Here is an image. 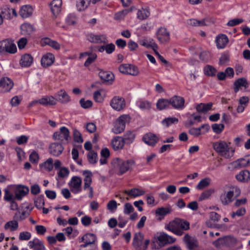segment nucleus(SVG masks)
I'll list each match as a JSON object with an SVG mask.
<instances>
[{"mask_svg": "<svg viewBox=\"0 0 250 250\" xmlns=\"http://www.w3.org/2000/svg\"><path fill=\"white\" fill-rule=\"evenodd\" d=\"M189 223L182 219L176 218L170 222L166 226V229L174 234L181 236L184 231L189 229Z\"/></svg>", "mask_w": 250, "mask_h": 250, "instance_id": "nucleus-1", "label": "nucleus"}, {"mask_svg": "<svg viewBox=\"0 0 250 250\" xmlns=\"http://www.w3.org/2000/svg\"><path fill=\"white\" fill-rule=\"evenodd\" d=\"M114 168L118 170L119 175H123L127 171H131L135 166V162L132 159L124 160L119 158L112 161Z\"/></svg>", "mask_w": 250, "mask_h": 250, "instance_id": "nucleus-2", "label": "nucleus"}, {"mask_svg": "<svg viewBox=\"0 0 250 250\" xmlns=\"http://www.w3.org/2000/svg\"><path fill=\"white\" fill-rule=\"evenodd\" d=\"M213 147L217 153L226 159H229L234 155V149L229 147L225 141H219L214 143Z\"/></svg>", "mask_w": 250, "mask_h": 250, "instance_id": "nucleus-3", "label": "nucleus"}, {"mask_svg": "<svg viewBox=\"0 0 250 250\" xmlns=\"http://www.w3.org/2000/svg\"><path fill=\"white\" fill-rule=\"evenodd\" d=\"M83 175L84 176V185L83 189L84 190H88L89 198H91L93 196V188L91 186L92 183V173L89 170H84L83 172Z\"/></svg>", "mask_w": 250, "mask_h": 250, "instance_id": "nucleus-4", "label": "nucleus"}, {"mask_svg": "<svg viewBox=\"0 0 250 250\" xmlns=\"http://www.w3.org/2000/svg\"><path fill=\"white\" fill-rule=\"evenodd\" d=\"M128 118V117L127 115H122L119 117L114 123L112 131L115 134L122 133L125 128V123Z\"/></svg>", "mask_w": 250, "mask_h": 250, "instance_id": "nucleus-5", "label": "nucleus"}, {"mask_svg": "<svg viewBox=\"0 0 250 250\" xmlns=\"http://www.w3.org/2000/svg\"><path fill=\"white\" fill-rule=\"evenodd\" d=\"M183 240L188 250H198L199 243L195 237L187 233L184 236Z\"/></svg>", "mask_w": 250, "mask_h": 250, "instance_id": "nucleus-6", "label": "nucleus"}, {"mask_svg": "<svg viewBox=\"0 0 250 250\" xmlns=\"http://www.w3.org/2000/svg\"><path fill=\"white\" fill-rule=\"evenodd\" d=\"M156 37L160 43L166 44L170 40V34L167 29L164 27H160L158 29Z\"/></svg>", "mask_w": 250, "mask_h": 250, "instance_id": "nucleus-7", "label": "nucleus"}, {"mask_svg": "<svg viewBox=\"0 0 250 250\" xmlns=\"http://www.w3.org/2000/svg\"><path fill=\"white\" fill-rule=\"evenodd\" d=\"M70 132L67 128L65 126L61 127L60 132H55L53 135L54 139L62 142L63 140L68 141L70 138Z\"/></svg>", "mask_w": 250, "mask_h": 250, "instance_id": "nucleus-8", "label": "nucleus"}, {"mask_svg": "<svg viewBox=\"0 0 250 250\" xmlns=\"http://www.w3.org/2000/svg\"><path fill=\"white\" fill-rule=\"evenodd\" d=\"M176 240L175 238H174L164 232H161L156 238V240L159 242V245L161 247L173 243L175 242Z\"/></svg>", "mask_w": 250, "mask_h": 250, "instance_id": "nucleus-9", "label": "nucleus"}, {"mask_svg": "<svg viewBox=\"0 0 250 250\" xmlns=\"http://www.w3.org/2000/svg\"><path fill=\"white\" fill-rule=\"evenodd\" d=\"M119 70L123 74L136 76L139 74L138 68L128 64H122L119 67Z\"/></svg>", "mask_w": 250, "mask_h": 250, "instance_id": "nucleus-10", "label": "nucleus"}, {"mask_svg": "<svg viewBox=\"0 0 250 250\" xmlns=\"http://www.w3.org/2000/svg\"><path fill=\"white\" fill-rule=\"evenodd\" d=\"M82 179L78 176H73L69 184L70 190L74 194L81 191Z\"/></svg>", "mask_w": 250, "mask_h": 250, "instance_id": "nucleus-11", "label": "nucleus"}, {"mask_svg": "<svg viewBox=\"0 0 250 250\" xmlns=\"http://www.w3.org/2000/svg\"><path fill=\"white\" fill-rule=\"evenodd\" d=\"M13 81L7 77H4L0 80V92L5 93L9 92L13 87Z\"/></svg>", "mask_w": 250, "mask_h": 250, "instance_id": "nucleus-12", "label": "nucleus"}, {"mask_svg": "<svg viewBox=\"0 0 250 250\" xmlns=\"http://www.w3.org/2000/svg\"><path fill=\"white\" fill-rule=\"evenodd\" d=\"M96 240V236L93 233H86L84 235L80 242H83V244L80 245V248L83 249L86 247L88 245L94 244Z\"/></svg>", "mask_w": 250, "mask_h": 250, "instance_id": "nucleus-13", "label": "nucleus"}, {"mask_svg": "<svg viewBox=\"0 0 250 250\" xmlns=\"http://www.w3.org/2000/svg\"><path fill=\"white\" fill-rule=\"evenodd\" d=\"M110 105L115 110L120 111L125 107V104L123 98L115 97L111 101Z\"/></svg>", "mask_w": 250, "mask_h": 250, "instance_id": "nucleus-14", "label": "nucleus"}, {"mask_svg": "<svg viewBox=\"0 0 250 250\" xmlns=\"http://www.w3.org/2000/svg\"><path fill=\"white\" fill-rule=\"evenodd\" d=\"M170 104L176 109L182 108L184 106L185 100L184 98L179 96H174L169 100Z\"/></svg>", "mask_w": 250, "mask_h": 250, "instance_id": "nucleus-15", "label": "nucleus"}, {"mask_svg": "<svg viewBox=\"0 0 250 250\" xmlns=\"http://www.w3.org/2000/svg\"><path fill=\"white\" fill-rule=\"evenodd\" d=\"M144 235L141 232L135 233L133 238L132 245L135 249L142 248L144 242Z\"/></svg>", "mask_w": 250, "mask_h": 250, "instance_id": "nucleus-16", "label": "nucleus"}, {"mask_svg": "<svg viewBox=\"0 0 250 250\" xmlns=\"http://www.w3.org/2000/svg\"><path fill=\"white\" fill-rule=\"evenodd\" d=\"M234 195L233 191L229 190L228 192H224L220 196V200L223 205H227L232 201Z\"/></svg>", "mask_w": 250, "mask_h": 250, "instance_id": "nucleus-17", "label": "nucleus"}, {"mask_svg": "<svg viewBox=\"0 0 250 250\" xmlns=\"http://www.w3.org/2000/svg\"><path fill=\"white\" fill-rule=\"evenodd\" d=\"M56 100L62 104H66L70 101V97L64 89H61L56 94Z\"/></svg>", "mask_w": 250, "mask_h": 250, "instance_id": "nucleus-18", "label": "nucleus"}, {"mask_svg": "<svg viewBox=\"0 0 250 250\" xmlns=\"http://www.w3.org/2000/svg\"><path fill=\"white\" fill-rule=\"evenodd\" d=\"M49 152L53 155L58 156L63 150V147L60 143H52L49 147Z\"/></svg>", "mask_w": 250, "mask_h": 250, "instance_id": "nucleus-19", "label": "nucleus"}, {"mask_svg": "<svg viewBox=\"0 0 250 250\" xmlns=\"http://www.w3.org/2000/svg\"><path fill=\"white\" fill-rule=\"evenodd\" d=\"M125 142L123 138L119 136L114 137L111 141V144L114 150H119L122 149L125 145Z\"/></svg>", "mask_w": 250, "mask_h": 250, "instance_id": "nucleus-20", "label": "nucleus"}, {"mask_svg": "<svg viewBox=\"0 0 250 250\" xmlns=\"http://www.w3.org/2000/svg\"><path fill=\"white\" fill-rule=\"evenodd\" d=\"M143 140L146 144L154 146L158 142V138L155 134L148 133L143 136Z\"/></svg>", "mask_w": 250, "mask_h": 250, "instance_id": "nucleus-21", "label": "nucleus"}, {"mask_svg": "<svg viewBox=\"0 0 250 250\" xmlns=\"http://www.w3.org/2000/svg\"><path fill=\"white\" fill-rule=\"evenodd\" d=\"M29 191L28 187L24 186H19L15 190L16 198L21 200L22 198L25 196Z\"/></svg>", "mask_w": 250, "mask_h": 250, "instance_id": "nucleus-22", "label": "nucleus"}, {"mask_svg": "<svg viewBox=\"0 0 250 250\" xmlns=\"http://www.w3.org/2000/svg\"><path fill=\"white\" fill-rule=\"evenodd\" d=\"M54 60V56L51 53H47L42 57L41 63L43 67H47L52 65Z\"/></svg>", "mask_w": 250, "mask_h": 250, "instance_id": "nucleus-23", "label": "nucleus"}, {"mask_svg": "<svg viewBox=\"0 0 250 250\" xmlns=\"http://www.w3.org/2000/svg\"><path fill=\"white\" fill-rule=\"evenodd\" d=\"M62 4V0H53L50 4L51 11L55 17L61 12Z\"/></svg>", "mask_w": 250, "mask_h": 250, "instance_id": "nucleus-24", "label": "nucleus"}, {"mask_svg": "<svg viewBox=\"0 0 250 250\" xmlns=\"http://www.w3.org/2000/svg\"><path fill=\"white\" fill-rule=\"evenodd\" d=\"M33 62V58L29 54L23 55L20 60V64L22 67H29Z\"/></svg>", "mask_w": 250, "mask_h": 250, "instance_id": "nucleus-25", "label": "nucleus"}, {"mask_svg": "<svg viewBox=\"0 0 250 250\" xmlns=\"http://www.w3.org/2000/svg\"><path fill=\"white\" fill-rule=\"evenodd\" d=\"M249 84L246 79L241 78L237 79L234 83V91L235 93L238 92L239 88L241 87H244L245 88L248 87Z\"/></svg>", "mask_w": 250, "mask_h": 250, "instance_id": "nucleus-26", "label": "nucleus"}, {"mask_svg": "<svg viewBox=\"0 0 250 250\" xmlns=\"http://www.w3.org/2000/svg\"><path fill=\"white\" fill-rule=\"evenodd\" d=\"M236 179L241 182H248L250 180V172L247 170L240 171L235 176Z\"/></svg>", "mask_w": 250, "mask_h": 250, "instance_id": "nucleus-27", "label": "nucleus"}, {"mask_svg": "<svg viewBox=\"0 0 250 250\" xmlns=\"http://www.w3.org/2000/svg\"><path fill=\"white\" fill-rule=\"evenodd\" d=\"M139 42L141 45L145 46L146 48H151L153 50L158 48L157 44L152 39L145 38L140 40Z\"/></svg>", "mask_w": 250, "mask_h": 250, "instance_id": "nucleus-28", "label": "nucleus"}, {"mask_svg": "<svg viewBox=\"0 0 250 250\" xmlns=\"http://www.w3.org/2000/svg\"><path fill=\"white\" fill-rule=\"evenodd\" d=\"M39 103L43 105H54L57 104V100L53 96H45L39 100Z\"/></svg>", "mask_w": 250, "mask_h": 250, "instance_id": "nucleus-29", "label": "nucleus"}, {"mask_svg": "<svg viewBox=\"0 0 250 250\" xmlns=\"http://www.w3.org/2000/svg\"><path fill=\"white\" fill-rule=\"evenodd\" d=\"M32 13V7L30 5H25L22 6L19 12V14L22 18H27L31 16Z\"/></svg>", "mask_w": 250, "mask_h": 250, "instance_id": "nucleus-30", "label": "nucleus"}, {"mask_svg": "<svg viewBox=\"0 0 250 250\" xmlns=\"http://www.w3.org/2000/svg\"><path fill=\"white\" fill-rule=\"evenodd\" d=\"M229 42V39L227 36L221 35L217 36L216 39V43L218 48H224Z\"/></svg>", "mask_w": 250, "mask_h": 250, "instance_id": "nucleus-31", "label": "nucleus"}, {"mask_svg": "<svg viewBox=\"0 0 250 250\" xmlns=\"http://www.w3.org/2000/svg\"><path fill=\"white\" fill-rule=\"evenodd\" d=\"M4 42L6 44L5 47V53L14 54L17 52L16 45L11 40L8 39L4 40Z\"/></svg>", "mask_w": 250, "mask_h": 250, "instance_id": "nucleus-32", "label": "nucleus"}, {"mask_svg": "<svg viewBox=\"0 0 250 250\" xmlns=\"http://www.w3.org/2000/svg\"><path fill=\"white\" fill-rule=\"evenodd\" d=\"M99 76L101 79L105 82L112 81L114 78L113 74L109 71L101 70L99 73Z\"/></svg>", "mask_w": 250, "mask_h": 250, "instance_id": "nucleus-33", "label": "nucleus"}, {"mask_svg": "<svg viewBox=\"0 0 250 250\" xmlns=\"http://www.w3.org/2000/svg\"><path fill=\"white\" fill-rule=\"evenodd\" d=\"M250 160L246 158H241L234 161L232 165L235 168H240L247 167L250 164Z\"/></svg>", "mask_w": 250, "mask_h": 250, "instance_id": "nucleus-34", "label": "nucleus"}, {"mask_svg": "<svg viewBox=\"0 0 250 250\" xmlns=\"http://www.w3.org/2000/svg\"><path fill=\"white\" fill-rule=\"evenodd\" d=\"M88 38L90 42L94 43H104L107 41L106 37L104 35L90 34Z\"/></svg>", "mask_w": 250, "mask_h": 250, "instance_id": "nucleus-35", "label": "nucleus"}, {"mask_svg": "<svg viewBox=\"0 0 250 250\" xmlns=\"http://www.w3.org/2000/svg\"><path fill=\"white\" fill-rule=\"evenodd\" d=\"M212 103H209L208 104L200 103L198 104L196 106L197 111L199 113H206L211 109Z\"/></svg>", "mask_w": 250, "mask_h": 250, "instance_id": "nucleus-36", "label": "nucleus"}, {"mask_svg": "<svg viewBox=\"0 0 250 250\" xmlns=\"http://www.w3.org/2000/svg\"><path fill=\"white\" fill-rule=\"evenodd\" d=\"M124 193L129 196L136 197L144 195L145 193V191L137 188H133L131 189L130 190H125Z\"/></svg>", "mask_w": 250, "mask_h": 250, "instance_id": "nucleus-37", "label": "nucleus"}, {"mask_svg": "<svg viewBox=\"0 0 250 250\" xmlns=\"http://www.w3.org/2000/svg\"><path fill=\"white\" fill-rule=\"evenodd\" d=\"M88 56V58L84 62L85 66H88L92 62H93L97 58V55L95 54L90 53L88 52H84L82 53L80 57Z\"/></svg>", "mask_w": 250, "mask_h": 250, "instance_id": "nucleus-38", "label": "nucleus"}, {"mask_svg": "<svg viewBox=\"0 0 250 250\" xmlns=\"http://www.w3.org/2000/svg\"><path fill=\"white\" fill-rule=\"evenodd\" d=\"M170 105L169 100L166 99H160L156 103V107L160 110L168 108Z\"/></svg>", "mask_w": 250, "mask_h": 250, "instance_id": "nucleus-39", "label": "nucleus"}, {"mask_svg": "<svg viewBox=\"0 0 250 250\" xmlns=\"http://www.w3.org/2000/svg\"><path fill=\"white\" fill-rule=\"evenodd\" d=\"M21 33L23 35H29L34 30L33 26L28 23L22 24L21 26Z\"/></svg>", "mask_w": 250, "mask_h": 250, "instance_id": "nucleus-40", "label": "nucleus"}, {"mask_svg": "<svg viewBox=\"0 0 250 250\" xmlns=\"http://www.w3.org/2000/svg\"><path fill=\"white\" fill-rule=\"evenodd\" d=\"M91 0H77L76 6L79 11L85 10L90 4Z\"/></svg>", "mask_w": 250, "mask_h": 250, "instance_id": "nucleus-41", "label": "nucleus"}, {"mask_svg": "<svg viewBox=\"0 0 250 250\" xmlns=\"http://www.w3.org/2000/svg\"><path fill=\"white\" fill-rule=\"evenodd\" d=\"M150 15V12L147 8H142L138 11L137 18L141 20L146 19Z\"/></svg>", "mask_w": 250, "mask_h": 250, "instance_id": "nucleus-42", "label": "nucleus"}, {"mask_svg": "<svg viewBox=\"0 0 250 250\" xmlns=\"http://www.w3.org/2000/svg\"><path fill=\"white\" fill-rule=\"evenodd\" d=\"M135 137V134L132 131H128L125 133L122 138L125 144H130L133 142Z\"/></svg>", "mask_w": 250, "mask_h": 250, "instance_id": "nucleus-43", "label": "nucleus"}, {"mask_svg": "<svg viewBox=\"0 0 250 250\" xmlns=\"http://www.w3.org/2000/svg\"><path fill=\"white\" fill-rule=\"evenodd\" d=\"M19 227L18 223L17 221L13 220L7 222L4 225L5 229H10L11 231L16 230Z\"/></svg>", "mask_w": 250, "mask_h": 250, "instance_id": "nucleus-44", "label": "nucleus"}, {"mask_svg": "<svg viewBox=\"0 0 250 250\" xmlns=\"http://www.w3.org/2000/svg\"><path fill=\"white\" fill-rule=\"evenodd\" d=\"M205 127H206L207 128V130H208V126L206 125H202L200 127H198V128L193 127V128H190L188 132L190 135L194 136V137H198L201 134V129L204 128Z\"/></svg>", "mask_w": 250, "mask_h": 250, "instance_id": "nucleus-45", "label": "nucleus"}, {"mask_svg": "<svg viewBox=\"0 0 250 250\" xmlns=\"http://www.w3.org/2000/svg\"><path fill=\"white\" fill-rule=\"evenodd\" d=\"M178 122V118L175 117H168L165 118L162 121V124L166 127H168L172 124H177Z\"/></svg>", "mask_w": 250, "mask_h": 250, "instance_id": "nucleus-46", "label": "nucleus"}, {"mask_svg": "<svg viewBox=\"0 0 250 250\" xmlns=\"http://www.w3.org/2000/svg\"><path fill=\"white\" fill-rule=\"evenodd\" d=\"M43 42L45 44L49 45L56 50H59L60 48V45L56 41L46 38L44 39Z\"/></svg>", "mask_w": 250, "mask_h": 250, "instance_id": "nucleus-47", "label": "nucleus"}, {"mask_svg": "<svg viewBox=\"0 0 250 250\" xmlns=\"http://www.w3.org/2000/svg\"><path fill=\"white\" fill-rule=\"evenodd\" d=\"M42 167H44L48 171H50L53 168V160L51 158L48 159L45 162L40 165Z\"/></svg>", "mask_w": 250, "mask_h": 250, "instance_id": "nucleus-48", "label": "nucleus"}, {"mask_svg": "<svg viewBox=\"0 0 250 250\" xmlns=\"http://www.w3.org/2000/svg\"><path fill=\"white\" fill-rule=\"evenodd\" d=\"M210 179L209 178H206L201 180L196 186V188L203 189L208 187L210 183Z\"/></svg>", "mask_w": 250, "mask_h": 250, "instance_id": "nucleus-49", "label": "nucleus"}, {"mask_svg": "<svg viewBox=\"0 0 250 250\" xmlns=\"http://www.w3.org/2000/svg\"><path fill=\"white\" fill-rule=\"evenodd\" d=\"M214 192L213 189H208L201 193L199 197L198 200L201 201L209 198L211 195Z\"/></svg>", "mask_w": 250, "mask_h": 250, "instance_id": "nucleus-50", "label": "nucleus"}, {"mask_svg": "<svg viewBox=\"0 0 250 250\" xmlns=\"http://www.w3.org/2000/svg\"><path fill=\"white\" fill-rule=\"evenodd\" d=\"M225 246L228 247H233L236 243V239L232 236H227L224 237Z\"/></svg>", "mask_w": 250, "mask_h": 250, "instance_id": "nucleus-51", "label": "nucleus"}, {"mask_svg": "<svg viewBox=\"0 0 250 250\" xmlns=\"http://www.w3.org/2000/svg\"><path fill=\"white\" fill-rule=\"evenodd\" d=\"M98 155L97 153L93 151H90L87 154L88 162L92 164H95L97 162Z\"/></svg>", "mask_w": 250, "mask_h": 250, "instance_id": "nucleus-52", "label": "nucleus"}, {"mask_svg": "<svg viewBox=\"0 0 250 250\" xmlns=\"http://www.w3.org/2000/svg\"><path fill=\"white\" fill-rule=\"evenodd\" d=\"M73 136L75 142L78 143H82L83 142V139L82 135L80 132L77 129H74L73 130Z\"/></svg>", "mask_w": 250, "mask_h": 250, "instance_id": "nucleus-53", "label": "nucleus"}, {"mask_svg": "<svg viewBox=\"0 0 250 250\" xmlns=\"http://www.w3.org/2000/svg\"><path fill=\"white\" fill-rule=\"evenodd\" d=\"M171 210L169 208H158L156 211L155 213L157 215L162 216H164L167 214H169Z\"/></svg>", "mask_w": 250, "mask_h": 250, "instance_id": "nucleus-54", "label": "nucleus"}, {"mask_svg": "<svg viewBox=\"0 0 250 250\" xmlns=\"http://www.w3.org/2000/svg\"><path fill=\"white\" fill-rule=\"evenodd\" d=\"M36 207L39 209L42 208L44 205V196L43 195H40L34 201Z\"/></svg>", "mask_w": 250, "mask_h": 250, "instance_id": "nucleus-55", "label": "nucleus"}, {"mask_svg": "<svg viewBox=\"0 0 250 250\" xmlns=\"http://www.w3.org/2000/svg\"><path fill=\"white\" fill-rule=\"evenodd\" d=\"M1 15L3 18L6 19H10L12 18V16L11 12V8L8 7H5L2 9L1 11Z\"/></svg>", "mask_w": 250, "mask_h": 250, "instance_id": "nucleus-56", "label": "nucleus"}, {"mask_svg": "<svg viewBox=\"0 0 250 250\" xmlns=\"http://www.w3.org/2000/svg\"><path fill=\"white\" fill-rule=\"evenodd\" d=\"M205 74L209 76H213L216 72V69L211 65H207L204 68Z\"/></svg>", "mask_w": 250, "mask_h": 250, "instance_id": "nucleus-57", "label": "nucleus"}, {"mask_svg": "<svg viewBox=\"0 0 250 250\" xmlns=\"http://www.w3.org/2000/svg\"><path fill=\"white\" fill-rule=\"evenodd\" d=\"M188 23L192 26H202L207 25L205 20L199 21L196 19H192L190 20Z\"/></svg>", "mask_w": 250, "mask_h": 250, "instance_id": "nucleus-58", "label": "nucleus"}, {"mask_svg": "<svg viewBox=\"0 0 250 250\" xmlns=\"http://www.w3.org/2000/svg\"><path fill=\"white\" fill-rule=\"evenodd\" d=\"M66 23L69 25H75L77 21V18L73 14H69L65 20Z\"/></svg>", "mask_w": 250, "mask_h": 250, "instance_id": "nucleus-59", "label": "nucleus"}, {"mask_svg": "<svg viewBox=\"0 0 250 250\" xmlns=\"http://www.w3.org/2000/svg\"><path fill=\"white\" fill-rule=\"evenodd\" d=\"M199 57L203 61L208 62L211 59V54L208 51H203L200 53Z\"/></svg>", "mask_w": 250, "mask_h": 250, "instance_id": "nucleus-60", "label": "nucleus"}, {"mask_svg": "<svg viewBox=\"0 0 250 250\" xmlns=\"http://www.w3.org/2000/svg\"><path fill=\"white\" fill-rule=\"evenodd\" d=\"M224 128V125L223 124H214L212 125V128L213 131L217 134L220 133Z\"/></svg>", "mask_w": 250, "mask_h": 250, "instance_id": "nucleus-61", "label": "nucleus"}, {"mask_svg": "<svg viewBox=\"0 0 250 250\" xmlns=\"http://www.w3.org/2000/svg\"><path fill=\"white\" fill-rule=\"evenodd\" d=\"M107 208L111 212L114 211L117 208V204L116 201L112 200L107 204Z\"/></svg>", "mask_w": 250, "mask_h": 250, "instance_id": "nucleus-62", "label": "nucleus"}, {"mask_svg": "<svg viewBox=\"0 0 250 250\" xmlns=\"http://www.w3.org/2000/svg\"><path fill=\"white\" fill-rule=\"evenodd\" d=\"M80 104L81 106L84 109L88 108L91 107L92 105V102L91 101H85L83 98H82L80 100Z\"/></svg>", "mask_w": 250, "mask_h": 250, "instance_id": "nucleus-63", "label": "nucleus"}, {"mask_svg": "<svg viewBox=\"0 0 250 250\" xmlns=\"http://www.w3.org/2000/svg\"><path fill=\"white\" fill-rule=\"evenodd\" d=\"M138 106L143 110L149 109L151 108V104L148 101H140L138 103Z\"/></svg>", "mask_w": 250, "mask_h": 250, "instance_id": "nucleus-64", "label": "nucleus"}]
</instances>
